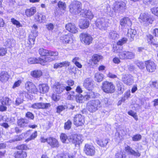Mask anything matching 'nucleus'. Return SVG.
I'll return each mask as SVG.
<instances>
[{"label":"nucleus","instance_id":"58836bf2","mask_svg":"<svg viewBox=\"0 0 158 158\" xmlns=\"http://www.w3.org/2000/svg\"><path fill=\"white\" fill-rule=\"evenodd\" d=\"M69 136L67 137V135L64 133H62L60 135V138L62 142L63 143H68L69 142Z\"/></svg>","mask_w":158,"mask_h":158},{"label":"nucleus","instance_id":"7ed1b4c3","mask_svg":"<svg viewBox=\"0 0 158 158\" xmlns=\"http://www.w3.org/2000/svg\"><path fill=\"white\" fill-rule=\"evenodd\" d=\"M101 89L104 92L107 94H112L115 90L113 84L107 81H104L102 83Z\"/></svg>","mask_w":158,"mask_h":158},{"label":"nucleus","instance_id":"ea45409f","mask_svg":"<svg viewBox=\"0 0 158 158\" xmlns=\"http://www.w3.org/2000/svg\"><path fill=\"white\" fill-rule=\"evenodd\" d=\"M11 100L6 97L1 100V102L2 105L9 106L10 104Z\"/></svg>","mask_w":158,"mask_h":158},{"label":"nucleus","instance_id":"09e8293b","mask_svg":"<svg viewBox=\"0 0 158 158\" xmlns=\"http://www.w3.org/2000/svg\"><path fill=\"white\" fill-rule=\"evenodd\" d=\"M7 52V50L6 48L3 47H0V56H5Z\"/></svg>","mask_w":158,"mask_h":158},{"label":"nucleus","instance_id":"c85d7f7f","mask_svg":"<svg viewBox=\"0 0 158 158\" xmlns=\"http://www.w3.org/2000/svg\"><path fill=\"white\" fill-rule=\"evenodd\" d=\"M14 155L15 158H24L27 156L26 152L21 150L15 152Z\"/></svg>","mask_w":158,"mask_h":158},{"label":"nucleus","instance_id":"774afa93","mask_svg":"<svg viewBox=\"0 0 158 158\" xmlns=\"http://www.w3.org/2000/svg\"><path fill=\"white\" fill-rule=\"evenodd\" d=\"M115 158H125L121 152H118L115 155Z\"/></svg>","mask_w":158,"mask_h":158},{"label":"nucleus","instance_id":"b1692460","mask_svg":"<svg viewBox=\"0 0 158 158\" xmlns=\"http://www.w3.org/2000/svg\"><path fill=\"white\" fill-rule=\"evenodd\" d=\"M120 24L122 26L126 27L131 26L132 24L131 20L128 18H124L121 19Z\"/></svg>","mask_w":158,"mask_h":158},{"label":"nucleus","instance_id":"c03bdc74","mask_svg":"<svg viewBox=\"0 0 158 158\" xmlns=\"http://www.w3.org/2000/svg\"><path fill=\"white\" fill-rule=\"evenodd\" d=\"M119 35L115 31H112L109 33V37L112 39H115L118 37Z\"/></svg>","mask_w":158,"mask_h":158},{"label":"nucleus","instance_id":"20e7f679","mask_svg":"<svg viewBox=\"0 0 158 158\" xmlns=\"http://www.w3.org/2000/svg\"><path fill=\"white\" fill-rule=\"evenodd\" d=\"M114 10L115 11L122 13L126 9V4L122 1L115 2L113 4Z\"/></svg>","mask_w":158,"mask_h":158},{"label":"nucleus","instance_id":"a878e982","mask_svg":"<svg viewBox=\"0 0 158 158\" xmlns=\"http://www.w3.org/2000/svg\"><path fill=\"white\" fill-rule=\"evenodd\" d=\"M53 60V58L49 57H45L44 59H42L40 58L37 59L38 62L37 63H40L42 65H45L47 64L48 62L52 61Z\"/></svg>","mask_w":158,"mask_h":158},{"label":"nucleus","instance_id":"aec40b11","mask_svg":"<svg viewBox=\"0 0 158 158\" xmlns=\"http://www.w3.org/2000/svg\"><path fill=\"white\" fill-rule=\"evenodd\" d=\"M10 77V75L7 72L2 71L0 73V81L2 82H6L8 80Z\"/></svg>","mask_w":158,"mask_h":158},{"label":"nucleus","instance_id":"2eb2a0df","mask_svg":"<svg viewBox=\"0 0 158 158\" xmlns=\"http://www.w3.org/2000/svg\"><path fill=\"white\" fill-rule=\"evenodd\" d=\"M84 86L87 90H92L94 88V81L90 78H87L84 81Z\"/></svg>","mask_w":158,"mask_h":158},{"label":"nucleus","instance_id":"5fc2aeb1","mask_svg":"<svg viewBox=\"0 0 158 158\" xmlns=\"http://www.w3.org/2000/svg\"><path fill=\"white\" fill-rule=\"evenodd\" d=\"M28 63L30 64L37 63L38 62L37 59L35 58H30L28 59Z\"/></svg>","mask_w":158,"mask_h":158},{"label":"nucleus","instance_id":"0eeeda50","mask_svg":"<svg viewBox=\"0 0 158 158\" xmlns=\"http://www.w3.org/2000/svg\"><path fill=\"white\" fill-rule=\"evenodd\" d=\"M139 19L141 23L147 24H152L153 21L150 15L145 13H142L140 15Z\"/></svg>","mask_w":158,"mask_h":158},{"label":"nucleus","instance_id":"4be33fe9","mask_svg":"<svg viewBox=\"0 0 158 158\" xmlns=\"http://www.w3.org/2000/svg\"><path fill=\"white\" fill-rule=\"evenodd\" d=\"M65 27L67 30L73 33H76L78 31L77 28L74 24L71 23H69L66 24Z\"/></svg>","mask_w":158,"mask_h":158},{"label":"nucleus","instance_id":"a18cd8bd","mask_svg":"<svg viewBox=\"0 0 158 158\" xmlns=\"http://www.w3.org/2000/svg\"><path fill=\"white\" fill-rule=\"evenodd\" d=\"M76 101L78 103H82L85 100L84 96L82 94H79L76 96Z\"/></svg>","mask_w":158,"mask_h":158},{"label":"nucleus","instance_id":"f03ea898","mask_svg":"<svg viewBox=\"0 0 158 158\" xmlns=\"http://www.w3.org/2000/svg\"><path fill=\"white\" fill-rule=\"evenodd\" d=\"M102 106L98 100H93L89 101L86 104L87 109L90 112H94Z\"/></svg>","mask_w":158,"mask_h":158},{"label":"nucleus","instance_id":"49530a36","mask_svg":"<svg viewBox=\"0 0 158 158\" xmlns=\"http://www.w3.org/2000/svg\"><path fill=\"white\" fill-rule=\"evenodd\" d=\"M39 52L41 56H48V50L44 49V48H41L39 49Z\"/></svg>","mask_w":158,"mask_h":158},{"label":"nucleus","instance_id":"6e6d98bb","mask_svg":"<svg viewBox=\"0 0 158 158\" xmlns=\"http://www.w3.org/2000/svg\"><path fill=\"white\" fill-rule=\"evenodd\" d=\"M37 132L36 131L31 134L30 136L26 140V141H29L34 139L37 137Z\"/></svg>","mask_w":158,"mask_h":158},{"label":"nucleus","instance_id":"ddd939ff","mask_svg":"<svg viewBox=\"0 0 158 158\" xmlns=\"http://www.w3.org/2000/svg\"><path fill=\"white\" fill-rule=\"evenodd\" d=\"M25 87L30 93L35 94L37 92V89L36 86L31 82H27L25 84Z\"/></svg>","mask_w":158,"mask_h":158},{"label":"nucleus","instance_id":"1a4fd4ad","mask_svg":"<svg viewBox=\"0 0 158 158\" xmlns=\"http://www.w3.org/2000/svg\"><path fill=\"white\" fill-rule=\"evenodd\" d=\"M69 142L74 144L76 146L81 143L83 141L82 136L80 135L74 134L69 136Z\"/></svg>","mask_w":158,"mask_h":158},{"label":"nucleus","instance_id":"864d4df0","mask_svg":"<svg viewBox=\"0 0 158 158\" xmlns=\"http://www.w3.org/2000/svg\"><path fill=\"white\" fill-rule=\"evenodd\" d=\"M72 122L70 120H68L64 124V128L65 129L69 130L71 127Z\"/></svg>","mask_w":158,"mask_h":158},{"label":"nucleus","instance_id":"f704fd0d","mask_svg":"<svg viewBox=\"0 0 158 158\" xmlns=\"http://www.w3.org/2000/svg\"><path fill=\"white\" fill-rule=\"evenodd\" d=\"M109 142L108 139H101L97 140V143L102 147H105Z\"/></svg>","mask_w":158,"mask_h":158},{"label":"nucleus","instance_id":"de8ad7c7","mask_svg":"<svg viewBox=\"0 0 158 158\" xmlns=\"http://www.w3.org/2000/svg\"><path fill=\"white\" fill-rule=\"evenodd\" d=\"M118 89L120 91L121 93H123L124 90V87L122 83L120 81H118L117 84Z\"/></svg>","mask_w":158,"mask_h":158},{"label":"nucleus","instance_id":"6ab92c4d","mask_svg":"<svg viewBox=\"0 0 158 158\" xmlns=\"http://www.w3.org/2000/svg\"><path fill=\"white\" fill-rule=\"evenodd\" d=\"M37 36V31L36 30H33L29 36V44L31 45L34 44V41L36 37Z\"/></svg>","mask_w":158,"mask_h":158},{"label":"nucleus","instance_id":"a211bd4d","mask_svg":"<svg viewBox=\"0 0 158 158\" xmlns=\"http://www.w3.org/2000/svg\"><path fill=\"white\" fill-rule=\"evenodd\" d=\"M50 106L49 103H35L32 104L31 107L34 109H46Z\"/></svg>","mask_w":158,"mask_h":158},{"label":"nucleus","instance_id":"4c0bfd02","mask_svg":"<svg viewBox=\"0 0 158 158\" xmlns=\"http://www.w3.org/2000/svg\"><path fill=\"white\" fill-rule=\"evenodd\" d=\"M23 138L22 136V134L19 135H16L15 136L14 138L9 140V142L10 143H13L15 142L21 140Z\"/></svg>","mask_w":158,"mask_h":158},{"label":"nucleus","instance_id":"473e14b6","mask_svg":"<svg viewBox=\"0 0 158 158\" xmlns=\"http://www.w3.org/2000/svg\"><path fill=\"white\" fill-rule=\"evenodd\" d=\"M39 88L40 92L41 93H45L48 91L49 87L48 85L44 84H40Z\"/></svg>","mask_w":158,"mask_h":158},{"label":"nucleus","instance_id":"412c9836","mask_svg":"<svg viewBox=\"0 0 158 158\" xmlns=\"http://www.w3.org/2000/svg\"><path fill=\"white\" fill-rule=\"evenodd\" d=\"M15 41L13 39H7L4 42V45L8 48L14 47Z\"/></svg>","mask_w":158,"mask_h":158},{"label":"nucleus","instance_id":"8fccbe9b","mask_svg":"<svg viewBox=\"0 0 158 158\" xmlns=\"http://www.w3.org/2000/svg\"><path fill=\"white\" fill-rule=\"evenodd\" d=\"M127 39L126 38H123L120 40L117 43V44L118 45H122L123 44L126 43Z\"/></svg>","mask_w":158,"mask_h":158},{"label":"nucleus","instance_id":"69168bd1","mask_svg":"<svg viewBox=\"0 0 158 158\" xmlns=\"http://www.w3.org/2000/svg\"><path fill=\"white\" fill-rule=\"evenodd\" d=\"M46 27L48 30H52L53 29L54 26L52 23H48L46 25Z\"/></svg>","mask_w":158,"mask_h":158},{"label":"nucleus","instance_id":"423d86ee","mask_svg":"<svg viewBox=\"0 0 158 158\" xmlns=\"http://www.w3.org/2000/svg\"><path fill=\"white\" fill-rule=\"evenodd\" d=\"M96 26L100 29L105 30L108 26V23L106 20L103 18L98 19L96 22Z\"/></svg>","mask_w":158,"mask_h":158},{"label":"nucleus","instance_id":"72a5a7b5","mask_svg":"<svg viewBox=\"0 0 158 158\" xmlns=\"http://www.w3.org/2000/svg\"><path fill=\"white\" fill-rule=\"evenodd\" d=\"M84 100H88L89 99L95 98V95L94 92L92 91H88L85 93L84 96Z\"/></svg>","mask_w":158,"mask_h":158},{"label":"nucleus","instance_id":"f8f14e48","mask_svg":"<svg viewBox=\"0 0 158 158\" xmlns=\"http://www.w3.org/2000/svg\"><path fill=\"white\" fill-rule=\"evenodd\" d=\"M85 123V119L83 116L81 114L76 115L74 118V123L77 126H81Z\"/></svg>","mask_w":158,"mask_h":158},{"label":"nucleus","instance_id":"680f3d73","mask_svg":"<svg viewBox=\"0 0 158 158\" xmlns=\"http://www.w3.org/2000/svg\"><path fill=\"white\" fill-rule=\"evenodd\" d=\"M66 5L64 2L59 1L58 3V6L60 8L64 10L65 8Z\"/></svg>","mask_w":158,"mask_h":158},{"label":"nucleus","instance_id":"9b49d317","mask_svg":"<svg viewBox=\"0 0 158 158\" xmlns=\"http://www.w3.org/2000/svg\"><path fill=\"white\" fill-rule=\"evenodd\" d=\"M144 63L147 70L148 72H152L156 70V65L153 61L148 60L144 61Z\"/></svg>","mask_w":158,"mask_h":158},{"label":"nucleus","instance_id":"5701e85b","mask_svg":"<svg viewBox=\"0 0 158 158\" xmlns=\"http://www.w3.org/2000/svg\"><path fill=\"white\" fill-rule=\"evenodd\" d=\"M89 25V21L85 19H81L80 20L79 26L82 29L86 28Z\"/></svg>","mask_w":158,"mask_h":158},{"label":"nucleus","instance_id":"f3484780","mask_svg":"<svg viewBox=\"0 0 158 158\" xmlns=\"http://www.w3.org/2000/svg\"><path fill=\"white\" fill-rule=\"evenodd\" d=\"M53 89L56 93L60 94L65 89V88L63 85L57 83L53 85Z\"/></svg>","mask_w":158,"mask_h":158},{"label":"nucleus","instance_id":"e2e57ef3","mask_svg":"<svg viewBox=\"0 0 158 158\" xmlns=\"http://www.w3.org/2000/svg\"><path fill=\"white\" fill-rule=\"evenodd\" d=\"M27 148V146L24 144L20 145L16 147L17 149L21 151L23 150L26 149Z\"/></svg>","mask_w":158,"mask_h":158},{"label":"nucleus","instance_id":"4d7b16f0","mask_svg":"<svg viewBox=\"0 0 158 158\" xmlns=\"http://www.w3.org/2000/svg\"><path fill=\"white\" fill-rule=\"evenodd\" d=\"M142 138L141 135L140 134H136L133 136L132 138V140L136 141L140 140Z\"/></svg>","mask_w":158,"mask_h":158},{"label":"nucleus","instance_id":"393cba45","mask_svg":"<svg viewBox=\"0 0 158 158\" xmlns=\"http://www.w3.org/2000/svg\"><path fill=\"white\" fill-rule=\"evenodd\" d=\"M17 123L18 126L20 127L24 128L27 126L29 121L26 119L22 118L18 119Z\"/></svg>","mask_w":158,"mask_h":158},{"label":"nucleus","instance_id":"dca6fc26","mask_svg":"<svg viewBox=\"0 0 158 158\" xmlns=\"http://www.w3.org/2000/svg\"><path fill=\"white\" fill-rule=\"evenodd\" d=\"M123 81L127 85H131L133 82V76L131 74H126L123 76L122 77Z\"/></svg>","mask_w":158,"mask_h":158},{"label":"nucleus","instance_id":"052dcab7","mask_svg":"<svg viewBox=\"0 0 158 158\" xmlns=\"http://www.w3.org/2000/svg\"><path fill=\"white\" fill-rule=\"evenodd\" d=\"M23 101V98H18L15 101V104L16 106H18L22 103Z\"/></svg>","mask_w":158,"mask_h":158},{"label":"nucleus","instance_id":"cd10ccee","mask_svg":"<svg viewBox=\"0 0 158 158\" xmlns=\"http://www.w3.org/2000/svg\"><path fill=\"white\" fill-rule=\"evenodd\" d=\"M60 39L63 40V42L67 43H71L73 42V39L69 34L63 35L61 37Z\"/></svg>","mask_w":158,"mask_h":158},{"label":"nucleus","instance_id":"a19ab883","mask_svg":"<svg viewBox=\"0 0 158 158\" xmlns=\"http://www.w3.org/2000/svg\"><path fill=\"white\" fill-rule=\"evenodd\" d=\"M94 77L95 80L99 82L102 81L104 76L102 73H98L95 74Z\"/></svg>","mask_w":158,"mask_h":158},{"label":"nucleus","instance_id":"c756f323","mask_svg":"<svg viewBox=\"0 0 158 158\" xmlns=\"http://www.w3.org/2000/svg\"><path fill=\"white\" fill-rule=\"evenodd\" d=\"M36 11V8L32 7L26 10L25 13L27 17H30L33 15Z\"/></svg>","mask_w":158,"mask_h":158},{"label":"nucleus","instance_id":"338daca9","mask_svg":"<svg viewBox=\"0 0 158 158\" xmlns=\"http://www.w3.org/2000/svg\"><path fill=\"white\" fill-rule=\"evenodd\" d=\"M62 67L61 62L56 63L53 65V68L54 69H58Z\"/></svg>","mask_w":158,"mask_h":158},{"label":"nucleus","instance_id":"3c124183","mask_svg":"<svg viewBox=\"0 0 158 158\" xmlns=\"http://www.w3.org/2000/svg\"><path fill=\"white\" fill-rule=\"evenodd\" d=\"M11 22L13 24L16 25L17 27L22 26L20 22L14 18H12L11 19Z\"/></svg>","mask_w":158,"mask_h":158},{"label":"nucleus","instance_id":"9d476101","mask_svg":"<svg viewBox=\"0 0 158 158\" xmlns=\"http://www.w3.org/2000/svg\"><path fill=\"white\" fill-rule=\"evenodd\" d=\"M84 151L85 154L88 156H93L95 153V148L94 147L89 144H85Z\"/></svg>","mask_w":158,"mask_h":158},{"label":"nucleus","instance_id":"0e129e2a","mask_svg":"<svg viewBox=\"0 0 158 158\" xmlns=\"http://www.w3.org/2000/svg\"><path fill=\"white\" fill-rule=\"evenodd\" d=\"M26 117L31 119H33L34 118V115L30 112H27L26 114Z\"/></svg>","mask_w":158,"mask_h":158},{"label":"nucleus","instance_id":"39448f33","mask_svg":"<svg viewBox=\"0 0 158 158\" xmlns=\"http://www.w3.org/2000/svg\"><path fill=\"white\" fill-rule=\"evenodd\" d=\"M81 42L86 45H89L93 41V38L89 34L85 32H82L80 35Z\"/></svg>","mask_w":158,"mask_h":158},{"label":"nucleus","instance_id":"4468645a","mask_svg":"<svg viewBox=\"0 0 158 158\" xmlns=\"http://www.w3.org/2000/svg\"><path fill=\"white\" fill-rule=\"evenodd\" d=\"M47 143L52 148H58L60 146L58 140L53 137L48 138Z\"/></svg>","mask_w":158,"mask_h":158},{"label":"nucleus","instance_id":"c9c22d12","mask_svg":"<svg viewBox=\"0 0 158 158\" xmlns=\"http://www.w3.org/2000/svg\"><path fill=\"white\" fill-rule=\"evenodd\" d=\"M48 56H49L48 57L53 58V60H52V61L57 60L58 59L57 56L58 55L59 53L57 52L48 51Z\"/></svg>","mask_w":158,"mask_h":158},{"label":"nucleus","instance_id":"603ef678","mask_svg":"<svg viewBox=\"0 0 158 158\" xmlns=\"http://www.w3.org/2000/svg\"><path fill=\"white\" fill-rule=\"evenodd\" d=\"M152 13L158 17V6L152 8L151 9Z\"/></svg>","mask_w":158,"mask_h":158},{"label":"nucleus","instance_id":"f257e3e1","mask_svg":"<svg viewBox=\"0 0 158 158\" xmlns=\"http://www.w3.org/2000/svg\"><path fill=\"white\" fill-rule=\"evenodd\" d=\"M81 3L77 1L73 2L69 6V10L70 12L74 15L81 14L84 11V10L82 9Z\"/></svg>","mask_w":158,"mask_h":158},{"label":"nucleus","instance_id":"6e6552de","mask_svg":"<svg viewBox=\"0 0 158 158\" xmlns=\"http://www.w3.org/2000/svg\"><path fill=\"white\" fill-rule=\"evenodd\" d=\"M118 56L121 59H132L135 58V54L129 51H122L119 52Z\"/></svg>","mask_w":158,"mask_h":158},{"label":"nucleus","instance_id":"e433bc0d","mask_svg":"<svg viewBox=\"0 0 158 158\" xmlns=\"http://www.w3.org/2000/svg\"><path fill=\"white\" fill-rule=\"evenodd\" d=\"M80 15L86 17V18L90 19H92L93 17V15L91 11L86 10H84L83 12L80 14Z\"/></svg>","mask_w":158,"mask_h":158},{"label":"nucleus","instance_id":"13d9d810","mask_svg":"<svg viewBox=\"0 0 158 158\" xmlns=\"http://www.w3.org/2000/svg\"><path fill=\"white\" fill-rule=\"evenodd\" d=\"M128 113L129 115L132 116L136 121L138 120L137 115L136 113L132 110H130Z\"/></svg>","mask_w":158,"mask_h":158},{"label":"nucleus","instance_id":"7c9ffc66","mask_svg":"<svg viewBox=\"0 0 158 158\" xmlns=\"http://www.w3.org/2000/svg\"><path fill=\"white\" fill-rule=\"evenodd\" d=\"M136 34V31L135 30L132 29H128L127 35L128 37L130 38V40L131 41L133 40Z\"/></svg>","mask_w":158,"mask_h":158},{"label":"nucleus","instance_id":"bb28decb","mask_svg":"<svg viewBox=\"0 0 158 158\" xmlns=\"http://www.w3.org/2000/svg\"><path fill=\"white\" fill-rule=\"evenodd\" d=\"M125 149L127 151H128V152H129L131 154L135 156L139 157L141 155L140 153L137 150L136 152L129 146L126 147Z\"/></svg>","mask_w":158,"mask_h":158},{"label":"nucleus","instance_id":"bf43d9fd","mask_svg":"<svg viewBox=\"0 0 158 158\" xmlns=\"http://www.w3.org/2000/svg\"><path fill=\"white\" fill-rule=\"evenodd\" d=\"M137 66L140 69H144L145 65V63H144L142 61H139L136 63Z\"/></svg>","mask_w":158,"mask_h":158},{"label":"nucleus","instance_id":"2f4dec72","mask_svg":"<svg viewBox=\"0 0 158 158\" xmlns=\"http://www.w3.org/2000/svg\"><path fill=\"white\" fill-rule=\"evenodd\" d=\"M35 19L36 21L41 23L45 20L46 17L40 13H37L35 16Z\"/></svg>","mask_w":158,"mask_h":158},{"label":"nucleus","instance_id":"79ce46f5","mask_svg":"<svg viewBox=\"0 0 158 158\" xmlns=\"http://www.w3.org/2000/svg\"><path fill=\"white\" fill-rule=\"evenodd\" d=\"M31 75L35 77H39L42 75V73L40 70H35L31 72Z\"/></svg>","mask_w":158,"mask_h":158},{"label":"nucleus","instance_id":"37998d69","mask_svg":"<svg viewBox=\"0 0 158 158\" xmlns=\"http://www.w3.org/2000/svg\"><path fill=\"white\" fill-rule=\"evenodd\" d=\"M102 58V56L97 54H95L92 56V61L94 63V64H96L97 62Z\"/></svg>","mask_w":158,"mask_h":158}]
</instances>
